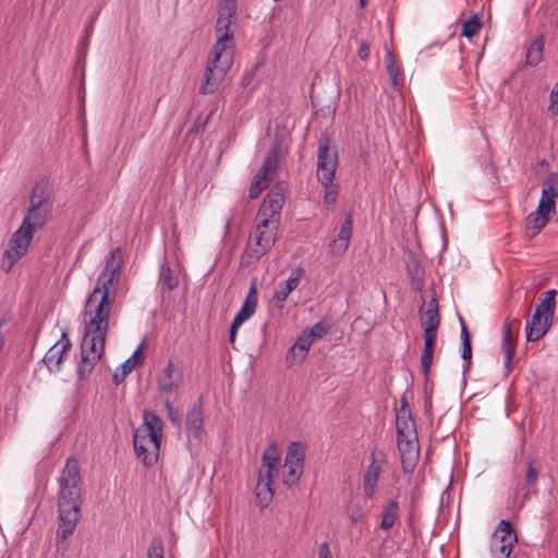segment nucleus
<instances>
[{"label": "nucleus", "mask_w": 558, "mask_h": 558, "mask_svg": "<svg viewBox=\"0 0 558 558\" xmlns=\"http://www.w3.org/2000/svg\"><path fill=\"white\" fill-rule=\"evenodd\" d=\"M318 558H332L329 545L327 542H324L319 545L318 548Z\"/></svg>", "instance_id": "3c124183"}, {"label": "nucleus", "mask_w": 558, "mask_h": 558, "mask_svg": "<svg viewBox=\"0 0 558 558\" xmlns=\"http://www.w3.org/2000/svg\"><path fill=\"white\" fill-rule=\"evenodd\" d=\"M550 217H551L550 215H548V214H546L544 211H542L539 214L538 209H536L535 211L531 213L525 218L526 233L530 236H535L536 234H538L547 226V223L550 220Z\"/></svg>", "instance_id": "393cba45"}, {"label": "nucleus", "mask_w": 558, "mask_h": 558, "mask_svg": "<svg viewBox=\"0 0 558 558\" xmlns=\"http://www.w3.org/2000/svg\"><path fill=\"white\" fill-rule=\"evenodd\" d=\"M492 539H497L499 543L505 544L510 542V546H514L518 542V536L511 522L501 520L494 532Z\"/></svg>", "instance_id": "cd10ccee"}, {"label": "nucleus", "mask_w": 558, "mask_h": 558, "mask_svg": "<svg viewBox=\"0 0 558 558\" xmlns=\"http://www.w3.org/2000/svg\"><path fill=\"white\" fill-rule=\"evenodd\" d=\"M253 80V74H245L242 78H241V85L243 88H246L250 83L252 82Z\"/></svg>", "instance_id": "4d7b16f0"}, {"label": "nucleus", "mask_w": 558, "mask_h": 558, "mask_svg": "<svg viewBox=\"0 0 558 558\" xmlns=\"http://www.w3.org/2000/svg\"><path fill=\"white\" fill-rule=\"evenodd\" d=\"M545 39L543 34H538L530 43L525 50V64L529 66L538 65L544 58Z\"/></svg>", "instance_id": "b1692460"}, {"label": "nucleus", "mask_w": 558, "mask_h": 558, "mask_svg": "<svg viewBox=\"0 0 558 558\" xmlns=\"http://www.w3.org/2000/svg\"><path fill=\"white\" fill-rule=\"evenodd\" d=\"M306 355L307 352H305L302 348H299L296 344L293 343V345L288 351L287 362L290 365L299 364L305 359Z\"/></svg>", "instance_id": "58836bf2"}, {"label": "nucleus", "mask_w": 558, "mask_h": 558, "mask_svg": "<svg viewBox=\"0 0 558 558\" xmlns=\"http://www.w3.org/2000/svg\"><path fill=\"white\" fill-rule=\"evenodd\" d=\"M162 403H163V407L166 408V410L168 411V416H169L170 421L174 422V414H173L171 401L167 397H165L162 399Z\"/></svg>", "instance_id": "603ef678"}, {"label": "nucleus", "mask_w": 558, "mask_h": 558, "mask_svg": "<svg viewBox=\"0 0 558 558\" xmlns=\"http://www.w3.org/2000/svg\"><path fill=\"white\" fill-rule=\"evenodd\" d=\"M437 335H424V348L421 355V371L428 376L433 363Z\"/></svg>", "instance_id": "a878e982"}, {"label": "nucleus", "mask_w": 558, "mask_h": 558, "mask_svg": "<svg viewBox=\"0 0 558 558\" xmlns=\"http://www.w3.org/2000/svg\"><path fill=\"white\" fill-rule=\"evenodd\" d=\"M513 546H510V542L499 543L497 539L490 541V553L493 558H509L512 553Z\"/></svg>", "instance_id": "f704fd0d"}, {"label": "nucleus", "mask_w": 558, "mask_h": 558, "mask_svg": "<svg viewBox=\"0 0 558 558\" xmlns=\"http://www.w3.org/2000/svg\"><path fill=\"white\" fill-rule=\"evenodd\" d=\"M143 343L137 347L132 356L122 363L121 373L117 372L113 374L114 384L119 385L121 381H123L125 376L131 373L135 365L138 363Z\"/></svg>", "instance_id": "c756f323"}, {"label": "nucleus", "mask_w": 558, "mask_h": 558, "mask_svg": "<svg viewBox=\"0 0 558 558\" xmlns=\"http://www.w3.org/2000/svg\"><path fill=\"white\" fill-rule=\"evenodd\" d=\"M235 13L236 0L219 1L215 26L217 39L207 59L201 94L216 92L233 64L234 41L230 27L235 21Z\"/></svg>", "instance_id": "f03ea898"}, {"label": "nucleus", "mask_w": 558, "mask_h": 558, "mask_svg": "<svg viewBox=\"0 0 558 558\" xmlns=\"http://www.w3.org/2000/svg\"><path fill=\"white\" fill-rule=\"evenodd\" d=\"M461 340H462V343L463 342H471L468 328H466V326L464 325L463 322H462V328H461Z\"/></svg>", "instance_id": "5fc2aeb1"}, {"label": "nucleus", "mask_w": 558, "mask_h": 558, "mask_svg": "<svg viewBox=\"0 0 558 558\" xmlns=\"http://www.w3.org/2000/svg\"><path fill=\"white\" fill-rule=\"evenodd\" d=\"M366 2H367V0H360V5L363 8V7H365Z\"/></svg>", "instance_id": "bf43d9fd"}, {"label": "nucleus", "mask_w": 558, "mask_h": 558, "mask_svg": "<svg viewBox=\"0 0 558 558\" xmlns=\"http://www.w3.org/2000/svg\"><path fill=\"white\" fill-rule=\"evenodd\" d=\"M549 110L555 114L558 113V82L556 83L550 93Z\"/></svg>", "instance_id": "de8ad7c7"}, {"label": "nucleus", "mask_w": 558, "mask_h": 558, "mask_svg": "<svg viewBox=\"0 0 558 558\" xmlns=\"http://www.w3.org/2000/svg\"><path fill=\"white\" fill-rule=\"evenodd\" d=\"M399 502L391 499L381 507L379 527L383 531H390L399 519Z\"/></svg>", "instance_id": "5701e85b"}, {"label": "nucleus", "mask_w": 558, "mask_h": 558, "mask_svg": "<svg viewBox=\"0 0 558 558\" xmlns=\"http://www.w3.org/2000/svg\"><path fill=\"white\" fill-rule=\"evenodd\" d=\"M71 349V341L65 333L45 354L43 362L50 372H59L64 354Z\"/></svg>", "instance_id": "a211bd4d"}, {"label": "nucleus", "mask_w": 558, "mask_h": 558, "mask_svg": "<svg viewBox=\"0 0 558 558\" xmlns=\"http://www.w3.org/2000/svg\"><path fill=\"white\" fill-rule=\"evenodd\" d=\"M387 70V73L390 77V81H391V84L393 86L395 89H400L401 88V83L399 81V68L397 65L392 66V65H389L386 68Z\"/></svg>", "instance_id": "c03bdc74"}, {"label": "nucleus", "mask_w": 558, "mask_h": 558, "mask_svg": "<svg viewBox=\"0 0 558 558\" xmlns=\"http://www.w3.org/2000/svg\"><path fill=\"white\" fill-rule=\"evenodd\" d=\"M461 356L463 360L468 361V363L464 365V371H469L471 365V359H472V345L471 342H463L462 343V351Z\"/></svg>", "instance_id": "a18cd8bd"}, {"label": "nucleus", "mask_w": 558, "mask_h": 558, "mask_svg": "<svg viewBox=\"0 0 558 558\" xmlns=\"http://www.w3.org/2000/svg\"><path fill=\"white\" fill-rule=\"evenodd\" d=\"M305 449L301 441H292L287 450L284 461L287 463H296L304 465Z\"/></svg>", "instance_id": "7c9ffc66"}, {"label": "nucleus", "mask_w": 558, "mask_h": 558, "mask_svg": "<svg viewBox=\"0 0 558 558\" xmlns=\"http://www.w3.org/2000/svg\"><path fill=\"white\" fill-rule=\"evenodd\" d=\"M319 182L325 187L324 202L327 205L336 204L338 197V185H336L333 181L325 182L324 180H319Z\"/></svg>", "instance_id": "e433bc0d"}, {"label": "nucleus", "mask_w": 558, "mask_h": 558, "mask_svg": "<svg viewBox=\"0 0 558 558\" xmlns=\"http://www.w3.org/2000/svg\"><path fill=\"white\" fill-rule=\"evenodd\" d=\"M51 207L45 191L38 185L34 186L23 222L11 235L8 247L2 254L0 267L3 271L9 272L14 264L26 254L34 234L46 225Z\"/></svg>", "instance_id": "20e7f679"}, {"label": "nucleus", "mask_w": 558, "mask_h": 558, "mask_svg": "<svg viewBox=\"0 0 558 558\" xmlns=\"http://www.w3.org/2000/svg\"><path fill=\"white\" fill-rule=\"evenodd\" d=\"M353 221L349 215L342 222L338 235L329 243V252L332 255H342L349 247L350 239L352 236Z\"/></svg>", "instance_id": "412c9836"}, {"label": "nucleus", "mask_w": 558, "mask_h": 558, "mask_svg": "<svg viewBox=\"0 0 558 558\" xmlns=\"http://www.w3.org/2000/svg\"><path fill=\"white\" fill-rule=\"evenodd\" d=\"M482 27V22L477 15H473L471 19L464 22L462 28V35L471 39L475 36Z\"/></svg>", "instance_id": "c9c22d12"}, {"label": "nucleus", "mask_w": 558, "mask_h": 558, "mask_svg": "<svg viewBox=\"0 0 558 558\" xmlns=\"http://www.w3.org/2000/svg\"><path fill=\"white\" fill-rule=\"evenodd\" d=\"M405 414H412V412H411V408H410L407 396H402L400 399V408L397 411L396 415H405Z\"/></svg>", "instance_id": "8fccbe9b"}, {"label": "nucleus", "mask_w": 558, "mask_h": 558, "mask_svg": "<svg viewBox=\"0 0 558 558\" xmlns=\"http://www.w3.org/2000/svg\"><path fill=\"white\" fill-rule=\"evenodd\" d=\"M281 466V451L272 441L268 444L262 454V463L258 470L255 498L259 507H267L274 498V480L279 476Z\"/></svg>", "instance_id": "423d86ee"}, {"label": "nucleus", "mask_w": 558, "mask_h": 558, "mask_svg": "<svg viewBox=\"0 0 558 558\" xmlns=\"http://www.w3.org/2000/svg\"><path fill=\"white\" fill-rule=\"evenodd\" d=\"M389 65H392V66L397 65L395 56L391 51H387V54H386V68Z\"/></svg>", "instance_id": "6e6d98bb"}, {"label": "nucleus", "mask_w": 558, "mask_h": 558, "mask_svg": "<svg viewBox=\"0 0 558 558\" xmlns=\"http://www.w3.org/2000/svg\"><path fill=\"white\" fill-rule=\"evenodd\" d=\"M538 474H539V471L535 466V461L534 460H530L529 463H527V470H526V475H525L526 492L524 494V498H527V496L530 494H536L537 493V490L535 488V485H536V482H537V478H538Z\"/></svg>", "instance_id": "72a5a7b5"}, {"label": "nucleus", "mask_w": 558, "mask_h": 558, "mask_svg": "<svg viewBox=\"0 0 558 558\" xmlns=\"http://www.w3.org/2000/svg\"><path fill=\"white\" fill-rule=\"evenodd\" d=\"M203 402L199 398L189 410L185 418V433L190 447H198L204 433Z\"/></svg>", "instance_id": "ddd939ff"}, {"label": "nucleus", "mask_w": 558, "mask_h": 558, "mask_svg": "<svg viewBox=\"0 0 558 558\" xmlns=\"http://www.w3.org/2000/svg\"><path fill=\"white\" fill-rule=\"evenodd\" d=\"M147 558H163V547L160 538L154 537L148 548Z\"/></svg>", "instance_id": "79ce46f5"}, {"label": "nucleus", "mask_w": 558, "mask_h": 558, "mask_svg": "<svg viewBox=\"0 0 558 558\" xmlns=\"http://www.w3.org/2000/svg\"><path fill=\"white\" fill-rule=\"evenodd\" d=\"M313 342L314 341L311 339L307 332L303 330L302 333L295 340L294 344H296L299 348H302L305 352H308Z\"/></svg>", "instance_id": "37998d69"}, {"label": "nucleus", "mask_w": 558, "mask_h": 558, "mask_svg": "<svg viewBox=\"0 0 558 558\" xmlns=\"http://www.w3.org/2000/svg\"><path fill=\"white\" fill-rule=\"evenodd\" d=\"M172 362L169 361L168 367L158 377V388L160 396H167L174 389V381L172 379Z\"/></svg>", "instance_id": "2f4dec72"}, {"label": "nucleus", "mask_w": 558, "mask_h": 558, "mask_svg": "<svg viewBox=\"0 0 558 558\" xmlns=\"http://www.w3.org/2000/svg\"><path fill=\"white\" fill-rule=\"evenodd\" d=\"M418 314L421 324L424 327V335H437L438 327L440 325V315L437 300L432 299L426 304V308L421 307L418 310Z\"/></svg>", "instance_id": "6ab92c4d"}, {"label": "nucleus", "mask_w": 558, "mask_h": 558, "mask_svg": "<svg viewBox=\"0 0 558 558\" xmlns=\"http://www.w3.org/2000/svg\"><path fill=\"white\" fill-rule=\"evenodd\" d=\"M557 294L558 292L555 289L542 294L534 315L526 322L525 338L527 341L539 340L551 327Z\"/></svg>", "instance_id": "6e6552de"}, {"label": "nucleus", "mask_w": 558, "mask_h": 558, "mask_svg": "<svg viewBox=\"0 0 558 558\" xmlns=\"http://www.w3.org/2000/svg\"><path fill=\"white\" fill-rule=\"evenodd\" d=\"M279 169V149L277 146L272 147L267 154L263 166L254 175L250 186L248 197L251 199L257 198L262 192L267 189Z\"/></svg>", "instance_id": "1a4fd4ad"}, {"label": "nucleus", "mask_w": 558, "mask_h": 558, "mask_svg": "<svg viewBox=\"0 0 558 558\" xmlns=\"http://www.w3.org/2000/svg\"><path fill=\"white\" fill-rule=\"evenodd\" d=\"M304 330L307 332V335L311 337L313 341H315L316 339H322L328 332V328L322 322H318L314 324L311 328H306Z\"/></svg>", "instance_id": "a19ab883"}, {"label": "nucleus", "mask_w": 558, "mask_h": 558, "mask_svg": "<svg viewBox=\"0 0 558 558\" xmlns=\"http://www.w3.org/2000/svg\"><path fill=\"white\" fill-rule=\"evenodd\" d=\"M306 355L307 352H305L302 348H299L296 344L293 343V345L288 351L287 362L290 365L299 364L305 359Z\"/></svg>", "instance_id": "ea45409f"}, {"label": "nucleus", "mask_w": 558, "mask_h": 558, "mask_svg": "<svg viewBox=\"0 0 558 558\" xmlns=\"http://www.w3.org/2000/svg\"><path fill=\"white\" fill-rule=\"evenodd\" d=\"M258 304V291H257V279H252L250 283V289L246 294V298L240 308V311L235 314L232 324L238 326H242L246 320H248L256 312Z\"/></svg>", "instance_id": "f3484780"}, {"label": "nucleus", "mask_w": 558, "mask_h": 558, "mask_svg": "<svg viewBox=\"0 0 558 558\" xmlns=\"http://www.w3.org/2000/svg\"><path fill=\"white\" fill-rule=\"evenodd\" d=\"M345 511L353 523L361 522L366 515L365 510L359 502H350Z\"/></svg>", "instance_id": "4c0bfd02"}, {"label": "nucleus", "mask_w": 558, "mask_h": 558, "mask_svg": "<svg viewBox=\"0 0 558 558\" xmlns=\"http://www.w3.org/2000/svg\"><path fill=\"white\" fill-rule=\"evenodd\" d=\"M4 345H5L4 336L2 333H0V352L3 350Z\"/></svg>", "instance_id": "13d9d810"}, {"label": "nucleus", "mask_w": 558, "mask_h": 558, "mask_svg": "<svg viewBox=\"0 0 558 558\" xmlns=\"http://www.w3.org/2000/svg\"><path fill=\"white\" fill-rule=\"evenodd\" d=\"M397 445L400 452L403 473L412 474L420 459L418 437L415 436L414 438H399L397 439Z\"/></svg>", "instance_id": "2eb2a0df"}, {"label": "nucleus", "mask_w": 558, "mask_h": 558, "mask_svg": "<svg viewBox=\"0 0 558 558\" xmlns=\"http://www.w3.org/2000/svg\"><path fill=\"white\" fill-rule=\"evenodd\" d=\"M174 281L172 278V270L170 264L163 260L160 265L158 290L161 296V302L169 307L173 301Z\"/></svg>", "instance_id": "aec40b11"}, {"label": "nucleus", "mask_w": 558, "mask_h": 558, "mask_svg": "<svg viewBox=\"0 0 558 558\" xmlns=\"http://www.w3.org/2000/svg\"><path fill=\"white\" fill-rule=\"evenodd\" d=\"M407 272L410 277L411 284L415 289H421L423 283V268L416 259H412L407 264Z\"/></svg>", "instance_id": "473e14b6"}, {"label": "nucleus", "mask_w": 558, "mask_h": 558, "mask_svg": "<svg viewBox=\"0 0 558 558\" xmlns=\"http://www.w3.org/2000/svg\"><path fill=\"white\" fill-rule=\"evenodd\" d=\"M241 326H238V325L231 323L230 332H229V341H230V343H234L235 338H236V332H238V329Z\"/></svg>", "instance_id": "864d4df0"}, {"label": "nucleus", "mask_w": 558, "mask_h": 558, "mask_svg": "<svg viewBox=\"0 0 558 558\" xmlns=\"http://www.w3.org/2000/svg\"><path fill=\"white\" fill-rule=\"evenodd\" d=\"M97 15H98V12H96L89 20V22L86 24L85 26V37H84V40H83V45L86 47L88 45V41H89V37L92 36L93 34V31H94V23L97 19Z\"/></svg>", "instance_id": "49530a36"}, {"label": "nucleus", "mask_w": 558, "mask_h": 558, "mask_svg": "<svg viewBox=\"0 0 558 558\" xmlns=\"http://www.w3.org/2000/svg\"><path fill=\"white\" fill-rule=\"evenodd\" d=\"M303 466L304 465H300L296 463H287L284 461L282 465V483L289 488L296 486L303 473Z\"/></svg>", "instance_id": "c85d7f7f"}, {"label": "nucleus", "mask_w": 558, "mask_h": 558, "mask_svg": "<svg viewBox=\"0 0 558 558\" xmlns=\"http://www.w3.org/2000/svg\"><path fill=\"white\" fill-rule=\"evenodd\" d=\"M255 221L256 226L250 233L245 248V254L248 259L247 264L259 259L272 247L277 240L280 226L279 220L269 217L260 218L258 215H256Z\"/></svg>", "instance_id": "0eeeda50"}, {"label": "nucleus", "mask_w": 558, "mask_h": 558, "mask_svg": "<svg viewBox=\"0 0 558 558\" xmlns=\"http://www.w3.org/2000/svg\"><path fill=\"white\" fill-rule=\"evenodd\" d=\"M397 439L417 436L416 423L412 414L396 415Z\"/></svg>", "instance_id": "bb28decb"}, {"label": "nucleus", "mask_w": 558, "mask_h": 558, "mask_svg": "<svg viewBox=\"0 0 558 558\" xmlns=\"http://www.w3.org/2000/svg\"><path fill=\"white\" fill-rule=\"evenodd\" d=\"M58 513L59 529L57 531V550L68 549V537L73 534L81 517L82 477L77 460L69 458L58 478Z\"/></svg>", "instance_id": "7ed1b4c3"}, {"label": "nucleus", "mask_w": 558, "mask_h": 558, "mask_svg": "<svg viewBox=\"0 0 558 558\" xmlns=\"http://www.w3.org/2000/svg\"><path fill=\"white\" fill-rule=\"evenodd\" d=\"M304 275V269L302 267H295L291 270L288 279L284 282L279 283L278 290L274 294V300L277 303L282 304L289 296L291 292H293Z\"/></svg>", "instance_id": "4be33fe9"}, {"label": "nucleus", "mask_w": 558, "mask_h": 558, "mask_svg": "<svg viewBox=\"0 0 558 558\" xmlns=\"http://www.w3.org/2000/svg\"><path fill=\"white\" fill-rule=\"evenodd\" d=\"M521 322L517 317L508 315L502 326L501 349L505 353V368L507 373L512 369V360L517 349V335L520 330Z\"/></svg>", "instance_id": "f8f14e48"}, {"label": "nucleus", "mask_w": 558, "mask_h": 558, "mask_svg": "<svg viewBox=\"0 0 558 558\" xmlns=\"http://www.w3.org/2000/svg\"><path fill=\"white\" fill-rule=\"evenodd\" d=\"M286 199V190L282 184L274 185L264 198L259 209L258 217H269L276 220L281 219V209Z\"/></svg>", "instance_id": "4468645a"}, {"label": "nucleus", "mask_w": 558, "mask_h": 558, "mask_svg": "<svg viewBox=\"0 0 558 558\" xmlns=\"http://www.w3.org/2000/svg\"><path fill=\"white\" fill-rule=\"evenodd\" d=\"M121 266L122 252L119 247H116L106 257V265L86 300L81 362L77 366L80 379L88 378L104 354L111 304L117 294L113 283L119 278Z\"/></svg>", "instance_id": "f257e3e1"}, {"label": "nucleus", "mask_w": 558, "mask_h": 558, "mask_svg": "<svg viewBox=\"0 0 558 558\" xmlns=\"http://www.w3.org/2000/svg\"><path fill=\"white\" fill-rule=\"evenodd\" d=\"M338 167V153L330 149V141L323 136L318 142L317 153V178L325 182L333 181L335 172Z\"/></svg>", "instance_id": "9b49d317"}, {"label": "nucleus", "mask_w": 558, "mask_h": 558, "mask_svg": "<svg viewBox=\"0 0 558 558\" xmlns=\"http://www.w3.org/2000/svg\"><path fill=\"white\" fill-rule=\"evenodd\" d=\"M143 418V423L133 430V446L137 459L145 466H150L159 457L162 422L157 414L148 411L144 412Z\"/></svg>", "instance_id": "39448f33"}, {"label": "nucleus", "mask_w": 558, "mask_h": 558, "mask_svg": "<svg viewBox=\"0 0 558 558\" xmlns=\"http://www.w3.org/2000/svg\"><path fill=\"white\" fill-rule=\"evenodd\" d=\"M371 47L367 41L362 40L359 45L357 56L361 60L366 61L369 58Z\"/></svg>", "instance_id": "09e8293b"}, {"label": "nucleus", "mask_w": 558, "mask_h": 558, "mask_svg": "<svg viewBox=\"0 0 558 558\" xmlns=\"http://www.w3.org/2000/svg\"><path fill=\"white\" fill-rule=\"evenodd\" d=\"M385 463L384 452L379 449H374L369 456V463L362 475V492L365 500L375 497Z\"/></svg>", "instance_id": "9d476101"}, {"label": "nucleus", "mask_w": 558, "mask_h": 558, "mask_svg": "<svg viewBox=\"0 0 558 558\" xmlns=\"http://www.w3.org/2000/svg\"><path fill=\"white\" fill-rule=\"evenodd\" d=\"M558 197V174L550 173L543 183L542 196L538 203V213L553 216L556 214V198Z\"/></svg>", "instance_id": "dca6fc26"}]
</instances>
